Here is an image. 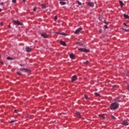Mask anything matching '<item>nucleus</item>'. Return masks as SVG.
<instances>
[{
    "label": "nucleus",
    "instance_id": "f257e3e1",
    "mask_svg": "<svg viewBox=\"0 0 129 129\" xmlns=\"http://www.w3.org/2000/svg\"><path fill=\"white\" fill-rule=\"evenodd\" d=\"M119 106V104L118 103L115 102L111 104L110 106V109L114 110L115 109H117Z\"/></svg>",
    "mask_w": 129,
    "mask_h": 129
},
{
    "label": "nucleus",
    "instance_id": "f03ea898",
    "mask_svg": "<svg viewBox=\"0 0 129 129\" xmlns=\"http://www.w3.org/2000/svg\"><path fill=\"white\" fill-rule=\"evenodd\" d=\"M20 71H22L23 72H27V73H30V72H31V71L29 69H20Z\"/></svg>",
    "mask_w": 129,
    "mask_h": 129
},
{
    "label": "nucleus",
    "instance_id": "7ed1b4c3",
    "mask_svg": "<svg viewBox=\"0 0 129 129\" xmlns=\"http://www.w3.org/2000/svg\"><path fill=\"white\" fill-rule=\"evenodd\" d=\"M79 51H81V52H86V53H88L89 52V50L84 48H79Z\"/></svg>",
    "mask_w": 129,
    "mask_h": 129
},
{
    "label": "nucleus",
    "instance_id": "20e7f679",
    "mask_svg": "<svg viewBox=\"0 0 129 129\" xmlns=\"http://www.w3.org/2000/svg\"><path fill=\"white\" fill-rule=\"evenodd\" d=\"M41 37L43 38H47L49 37V35L47 34L46 33H43L41 34Z\"/></svg>",
    "mask_w": 129,
    "mask_h": 129
},
{
    "label": "nucleus",
    "instance_id": "39448f33",
    "mask_svg": "<svg viewBox=\"0 0 129 129\" xmlns=\"http://www.w3.org/2000/svg\"><path fill=\"white\" fill-rule=\"evenodd\" d=\"M83 29L82 27L78 28L75 32V34H77L79 33H80V31Z\"/></svg>",
    "mask_w": 129,
    "mask_h": 129
},
{
    "label": "nucleus",
    "instance_id": "423d86ee",
    "mask_svg": "<svg viewBox=\"0 0 129 129\" xmlns=\"http://www.w3.org/2000/svg\"><path fill=\"white\" fill-rule=\"evenodd\" d=\"M13 23H14V25H15V26H19L20 25H22V24H21L20 22L17 21H13Z\"/></svg>",
    "mask_w": 129,
    "mask_h": 129
},
{
    "label": "nucleus",
    "instance_id": "0eeeda50",
    "mask_svg": "<svg viewBox=\"0 0 129 129\" xmlns=\"http://www.w3.org/2000/svg\"><path fill=\"white\" fill-rule=\"evenodd\" d=\"M76 80H77V76H76L75 75L73 76L72 78V82H74V81H76Z\"/></svg>",
    "mask_w": 129,
    "mask_h": 129
},
{
    "label": "nucleus",
    "instance_id": "6e6552de",
    "mask_svg": "<svg viewBox=\"0 0 129 129\" xmlns=\"http://www.w3.org/2000/svg\"><path fill=\"white\" fill-rule=\"evenodd\" d=\"M87 5L89 6V7H91L92 8L94 7V4H93L92 2H88Z\"/></svg>",
    "mask_w": 129,
    "mask_h": 129
},
{
    "label": "nucleus",
    "instance_id": "1a4fd4ad",
    "mask_svg": "<svg viewBox=\"0 0 129 129\" xmlns=\"http://www.w3.org/2000/svg\"><path fill=\"white\" fill-rule=\"evenodd\" d=\"M122 124L123 125H128V122H127L126 120H124L122 121Z\"/></svg>",
    "mask_w": 129,
    "mask_h": 129
},
{
    "label": "nucleus",
    "instance_id": "9d476101",
    "mask_svg": "<svg viewBox=\"0 0 129 129\" xmlns=\"http://www.w3.org/2000/svg\"><path fill=\"white\" fill-rule=\"evenodd\" d=\"M70 57L71 58V59H72V60H73L75 58V55H74L73 53H71L70 54Z\"/></svg>",
    "mask_w": 129,
    "mask_h": 129
},
{
    "label": "nucleus",
    "instance_id": "9b49d317",
    "mask_svg": "<svg viewBox=\"0 0 129 129\" xmlns=\"http://www.w3.org/2000/svg\"><path fill=\"white\" fill-rule=\"evenodd\" d=\"M26 50L27 52H31L32 51V48H31L30 47H26Z\"/></svg>",
    "mask_w": 129,
    "mask_h": 129
},
{
    "label": "nucleus",
    "instance_id": "f8f14e48",
    "mask_svg": "<svg viewBox=\"0 0 129 129\" xmlns=\"http://www.w3.org/2000/svg\"><path fill=\"white\" fill-rule=\"evenodd\" d=\"M98 115L100 117V118H102L103 119H105V117L104 116V115H103V114H99Z\"/></svg>",
    "mask_w": 129,
    "mask_h": 129
},
{
    "label": "nucleus",
    "instance_id": "ddd939ff",
    "mask_svg": "<svg viewBox=\"0 0 129 129\" xmlns=\"http://www.w3.org/2000/svg\"><path fill=\"white\" fill-rule=\"evenodd\" d=\"M76 114L78 117H80V118L81 117V114H80L79 112H77Z\"/></svg>",
    "mask_w": 129,
    "mask_h": 129
},
{
    "label": "nucleus",
    "instance_id": "4468645a",
    "mask_svg": "<svg viewBox=\"0 0 129 129\" xmlns=\"http://www.w3.org/2000/svg\"><path fill=\"white\" fill-rule=\"evenodd\" d=\"M60 44L61 45H62V46H66V43H65V42L63 41H60Z\"/></svg>",
    "mask_w": 129,
    "mask_h": 129
},
{
    "label": "nucleus",
    "instance_id": "2eb2a0df",
    "mask_svg": "<svg viewBox=\"0 0 129 129\" xmlns=\"http://www.w3.org/2000/svg\"><path fill=\"white\" fill-rule=\"evenodd\" d=\"M119 3L120 5L121 8H122V7H123V3H122V2L121 1H119Z\"/></svg>",
    "mask_w": 129,
    "mask_h": 129
},
{
    "label": "nucleus",
    "instance_id": "dca6fc26",
    "mask_svg": "<svg viewBox=\"0 0 129 129\" xmlns=\"http://www.w3.org/2000/svg\"><path fill=\"white\" fill-rule=\"evenodd\" d=\"M59 3L61 6H64V5H66V3L63 2H60Z\"/></svg>",
    "mask_w": 129,
    "mask_h": 129
},
{
    "label": "nucleus",
    "instance_id": "f3484780",
    "mask_svg": "<svg viewBox=\"0 0 129 129\" xmlns=\"http://www.w3.org/2000/svg\"><path fill=\"white\" fill-rule=\"evenodd\" d=\"M57 34H59V35H62V36H67L66 33H58Z\"/></svg>",
    "mask_w": 129,
    "mask_h": 129
},
{
    "label": "nucleus",
    "instance_id": "a211bd4d",
    "mask_svg": "<svg viewBox=\"0 0 129 129\" xmlns=\"http://www.w3.org/2000/svg\"><path fill=\"white\" fill-rule=\"evenodd\" d=\"M123 16H124V17L126 19H129V16H128V15H126V14H124V15H123Z\"/></svg>",
    "mask_w": 129,
    "mask_h": 129
},
{
    "label": "nucleus",
    "instance_id": "6ab92c4d",
    "mask_svg": "<svg viewBox=\"0 0 129 129\" xmlns=\"http://www.w3.org/2000/svg\"><path fill=\"white\" fill-rule=\"evenodd\" d=\"M16 121H18L17 120H12L10 121V123H14V122H16Z\"/></svg>",
    "mask_w": 129,
    "mask_h": 129
},
{
    "label": "nucleus",
    "instance_id": "aec40b11",
    "mask_svg": "<svg viewBox=\"0 0 129 129\" xmlns=\"http://www.w3.org/2000/svg\"><path fill=\"white\" fill-rule=\"evenodd\" d=\"M84 96H85V98H86V99H87V100H88V99H89V98L88 97L87 95H85Z\"/></svg>",
    "mask_w": 129,
    "mask_h": 129
},
{
    "label": "nucleus",
    "instance_id": "412c9836",
    "mask_svg": "<svg viewBox=\"0 0 129 129\" xmlns=\"http://www.w3.org/2000/svg\"><path fill=\"white\" fill-rule=\"evenodd\" d=\"M41 8L42 9H46V6H45V5L43 4L41 5Z\"/></svg>",
    "mask_w": 129,
    "mask_h": 129
},
{
    "label": "nucleus",
    "instance_id": "4be33fe9",
    "mask_svg": "<svg viewBox=\"0 0 129 129\" xmlns=\"http://www.w3.org/2000/svg\"><path fill=\"white\" fill-rule=\"evenodd\" d=\"M77 45H79V46H82V43H81V42H77Z\"/></svg>",
    "mask_w": 129,
    "mask_h": 129
},
{
    "label": "nucleus",
    "instance_id": "5701e85b",
    "mask_svg": "<svg viewBox=\"0 0 129 129\" xmlns=\"http://www.w3.org/2000/svg\"><path fill=\"white\" fill-rule=\"evenodd\" d=\"M95 96H100V94H99L97 93H95Z\"/></svg>",
    "mask_w": 129,
    "mask_h": 129
},
{
    "label": "nucleus",
    "instance_id": "b1692460",
    "mask_svg": "<svg viewBox=\"0 0 129 129\" xmlns=\"http://www.w3.org/2000/svg\"><path fill=\"white\" fill-rule=\"evenodd\" d=\"M77 4H78L79 6H81V3L80 2H79V1H77Z\"/></svg>",
    "mask_w": 129,
    "mask_h": 129
},
{
    "label": "nucleus",
    "instance_id": "393cba45",
    "mask_svg": "<svg viewBox=\"0 0 129 129\" xmlns=\"http://www.w3.org/2000/svg\"><path fill=\"white\" fill-rule=\"evenodd\" d=\"M7 60H13V59L12 58V57L8 56L7 57Z\"/></svg>",
    "mask_w": 129,
    "mask_h": 129
},
{
    "label": "nucleus",
    "instance_id": "a878e982",
    "mask_svg": "<svg viewBox=\"0 0 129 129\" xmlns=\"http://www.w3.org/2000/svg\"><path fill=\"white\" fill-rule=\"evenodd\" d=\"M84 63V64H89V61H88V60H87L86 62H85Z\"/></svg>",
    "mask_w": 129,
    "mask_h": 129
},
{
    "label": "nucleus",
    "instance_id": "bb28decb",
    "mask_svg": "<svg viewBox=\"0 0 129 129\" xmlns=\"http://www.w3.org/2000/svg\"><path fill=\"white\" fill-rule=\"evenodd\" d=\"M17 74H18V75H19L20 76H21V75H22V73H21V72H17Z\"/></svg>",
    "mask_w": 129,
    "mask_h": 129
},
{
    "label": "nucleus",
    "instance_id": "cd10ccee",
    "mask_svg": "<svg viewBox=\"0 0 129 129\" xmlns=\"http://www.w3.org/2000/svg\"><path fill=\"white\" fill-rule=\"evenodd\" d=\"M16 2L17 0H12V3H13V4H16Z\"/></svg>",
    "mask_w": 129,
    "mask_h": 129
},
{
    "label": "nucleus",
    "instance_id": "c85d7f7f",
    "mask_svg": "<svg viewBox=\"0 0 129 129\" xmlns=\"http://www.w3.org/2000/svg\"><path fill=\"white\" fill-rule=\"evenodd\" d=\"M111 118H112V119H116V118H115V117H114V116H113V115L111 116Z\"/></svg>",
    "mask_w": 129,
    "mask_h": 129
},
{
    "label": "nucleus",
    "instance_id": "c756f323",
    "mask_svg": "<svg viewBox=\"0 0 129 129\" xmlns=\"http://www.w3.org/2000/svg\"><path fill=\"white\" fill-rule=\"evenodd\" d=\"M4 5H5V3H0V6H4Z\"/></svg>",
    "mask_w": 129,
    "mask_h": 129
},
{
    "label": "nucleus",
    "instance_id": "7c9ffc66",
    "mask_svg": "<svg viewBox=\"0 0 129 129\" xmlns=\"http://www.w3.org/2000/svg\"><path fill=\"white\" fill-rule=\"evenodd\" d=\"M37 10V9L36 8H34V9H33V11L34 12H36V10Z\"/></svg>",
    "mask_w": 129,
    "mask_h": 129
},
{
    "label": "nucleus",
    "instance_id": "2f4dec72",
    "mask_svg": "<svg viewBox=\"0 0 129 129\" xmlns=\"http://www.w3.org/2000/svg\"><path fill=\"white\" fill-rule=\"evenodd\" d=\"M14 111L16 113H18V110H15Z\"/></svg>",
    "mask_w": 129,
    "mask_h": 129
},
{
    "label": "nucleus",
    "instance_id": "473e14b6",
    "mask_svg": "<svg viewBox=\"0 0 129 129\" xmlns=\"http://www.w3.org/2000/svg\"><path fill=\"white\" fill-rule=\"evenodd\" d=\"M104 28H105V29H107V25H104Z\"/></svg>",
    "mask_w": 129,
    "mask_h": 129
},
{
    "label": "nucleus",
    "instance_id": "72a5a7b5",
    "mask_svg": "<svg viewBox=\"0 0 129 129\" xmlns=\"http://www.w3.org/2000/svg\"><path fill=\"white\" fill-rule=\"evenodd\" d=\"M124 31H125V32H128V30L127 29H124Z\"/></svg>",
    "mask_w": 129,
    "mask_h": 129
},
{
    "label": "nucleus",
    "instance_id": "f704fd0d",
    "mask_svg": "<svg viewBox=\"0 0 129 129\" xmlns=\"http://www.w3.org/2000/svg\"><path fill=\"white\" fill-rule=\"evenodd\" d=\"M127 90L129 91V85H128L127 87Z\"/></svg>",
    "mask_w": 129,
    "mask_h": 129
},
{
    "label": "nucleus",
    "instance_id": "c9c22d12",
    "mask_svg": "<svg viewBox=\"0 0 129 129\" xmlns=\"http://www.w3.org/2000/svg\"><path fill=\"white\" fill-rule=\"evenodd\" d=\"M1 26H3L4 24L3 23H1Z\"/></svg>",
    "mask_w": 129,
    "mask_h": 129
},
{
    "label": "nucleus",
    "instance_id": "e433bc0d",
    "mask_svg": "<svg viewBox=\"0 0 129 129\" xmlns=\"http://www.w3.org/2000/svg\"><path fill=\"white\" fill-rule=\"evenodd\" d=\"M55 20H57V16L55 17Z\"/></svg>",
    "mask_w": 129,
    "mask_h": 129
},
{
    "label": "nucleus",
    "instance_id": "4c0bfd02",
    "mask_svg": "<svg viewBox=\"0 0 129 129\" xmlns=\"http://www.w3.org/2000/svg\"><path fill=\"white\" fill-rule=\"evenodd\" d=\"M1 64H2V65L4 64V62H3L2 61L1 62Z\"/></svg>",
    "mask_w": 129,
    "mask_h": 129
},
{
    "label": "nucleus",
    "instance_id": "58836bf2",
    "mask_svg": "<svg viewBox=\"0 0 129 129\" xmlns=\"http://www.w3.org/2000/svg\"><path fill=\"white\" fill-rule=\"evenodd\" d=\"M124 26H126V23H124Z\"/></svg>",
    "mask_w": 129,
    "mask_h": 129
},
{
    "label": "nucleus",
    "instance_id": "ea45409f",
    "mask_svg": "<svg viewBox=\"0 0 129 129\" xmlns=\"http://www.w3.org/2000/svg\"><path fill=\"white\" fill-rule=\"evenodd\" d=\"M23 2L25 3V2H26V0H23Z\"/></svg>",
    "mask_w": 129,
    "mask_h": 129
},
{
    "label": "nucleus",
    "instance_id": "a19ab883",
    "mask_svg": "<svg viewBox=\"0 0 129 129\" xmlns=\"http://www.w3.org/2000/svg\"><path fill=\"white\" fill-rule=\"evenodd\" d=\"M127 76H129V74H127Z\"/></svg>",
    "mask_w": 129,
    "mask_h": 129
},
{
    "label": "nucleus",
    "instance_id": "79ce46f5",
    "mask_svg": "<svg viewBox=\"0 0 129 129\" xmlns=\"http://www.w3.org/2000/svg\"><path fill=\"white\" fill-rule=\"evenodd\" d=\"M1 12H2V9H0V13H1Z\"/></svg>",
    "mask_w": 129,
    "mask_h": 129
},
{
    "label": "nucleus",
    "instance_id": "37998d69",
    "mask_svg": "<svg viewBox=\"0 0 129 129\" xmlns=\"http://www.w3.org/2000/svg\"><path fill=\"white\" fill-rule=\"evenodd\" d=\"M58 1H63V0H58Z\"/></svg>",
    "mask_w": 129,
    "mask_h": 129
},
{
    "label": "nucleus",
    "instance_id": "c03bdc74",
    "mask_svg": "<svg viewBox=\"0 0 129 129\" xmlns=\"http://www.w3.org/2000/svg\"><path fill=\"white\" fill-rule=\"evenodd\" d=\"M0 57H1V55H0Z\"/></svg>",
    "mask_w": 129,
    "mask_h": 129
}]
</instances>
